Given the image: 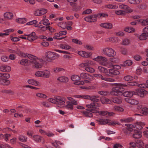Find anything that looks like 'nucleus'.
<instances>
[{
	"instance_id": "56",
	"label": "nucleus",
	"mask_w": 148,
	"mask_h": 148,
	"mask_svg": "<svg viewBox=\"0 0 148 148\" xmlns=\"http://www.w3.org/2000/svg\"><path fill=\"white\" fill-rule=\"evenodd\" d=\"M41 44L44 47H47L49 46V42H47L44 41V40H43V42H42L41 43Z\"/></svg>"
},
{
	"instance_id": "35",
	"label": "nucleus",
	"mask_w": 148,
	"mask_h": 148,
	"mask_svg": "<svg viewBox=\"0 0 148 148\" xmlns=\"http://www.w3.org/2000/svg\"><path fill=\"white\" fill-rule=\"evenodd\" d=\"M122 131L125 134L126 136H129L131 134V132L126 127L123 128L122 129Z\"/></svg>"
},
{
	"instance_id": "45",
	"label": "nucleus",
	"mask_w": 148,
	"mask_h": 148,
	"mask_svg": "<svg viewBox=\"0 0 148 148\" xmlns=\"http://www.w3.org/2000/svg\"><path fill=\"white\" fill-rule=\"evenodd\" d=\"M92 12V10L90 9H88L83 12L82 14H89L91 13Z\"/></svg>"
},
{
	"instance_id": "47",
	"label": "nucleus",
	"mask_w": 148,
	"mask_h": 148,
	"mask_svg": "<svg viewBox=\"0 0 148 148\" xmlns=\"http://www.w3.org/2000/svg\"><path fill=\"white\" fill-rule=\"evenodd\" d=\"M98 93L101 95H108L109 92L106 91H99L98 92Z\"/></svg>"
},
{
	"instance_id": "24",
	"label": "nucleus",
	"mask_w": 148,
	"mask_h": 148,
	"mask_svg": "<svg viewBox=\"0 0 148 148\" xmlns=\"http://www.w3.org/2000/svg\"><path fill=\"white\" fill-rule=\"evenodd\" d=\"M111 101L114 103H120L122 102L121 99L118 97L113 98L111 99Z\"/></svg>"
},
{
	"instance_id": "14",
	"label": "nucleus",
	"mask_w": 148,
	"mask_h": 148,
	"mask_svg": "<svg viewBox=\"0 0 148 148\" xmlns=\"http://www.w3.org/2000/svg\"><path fill=\"white\" fill-rule=\"evenodd\" d=\"M135 91H128L125 92L123 93L124 96L127 97H131L133 95H134Z\"/></svg>"
},
{
	"instance_id": "30",
	"label": "nucleus",
	"mask_w": 148,
	"mask_h": 148,
	"mask_svg": "<svg viewBox=\"0 0 148 148\" xmlns=\"http://www.w3.org/2000/svg\"><path fill=\"white\" fill-rule=\"evenodd\" d=\"M29 60L26 59H22L20 61V64L23 65H27V63H29Z\"/></svg>"
},
{
	"instance_id": "57",
	"label": "nucleus",
	"mask_w": 148,
	"mask_h": 148,
	"mask_svg": "<svg viewBox=\"0 0 148 148\" xmlns=\"http://www.w3.org/2000/svg\"><path fill=\"white\" fill-rule=\"evenodd\" d=\"M11 40L13 41L16 42L20 40L19 38L17 37H11Z\"/></svg>"
},
{
	"instance_id": "61",
	"label": "nucleus",
	"mask_w": 148,
	"mask_h": 148,
	"mask_svg": "<svg viewBox=\"0 0 148 148\" xmlns=\"http://www.w3.org/2000/svg\"><path fill=\"white\" fill-rule=\"evenodd\" d=\"M98 16L99 17V18L101 17H105L106 16L108 17V16L107 14L104 13L98 14Z\"/></svg>"
},
{
	"instance_id": "33",
	"label": "nucleus",
	"mask_w": 148,
	"mask_h": 148,
	"mask_svg": "<svg viewBox=\"0 0 148 148\" xmlns=\"http://www.w3.org/2000/svg\"><path fill=\"white\" fill-rule=\"evenodd\" d=\"M147 36H147L146 34L143 32L142 34L141 35L139 36V38L140 40H145L146 39V37Z\"/></svg>"
},
{
	"instance_id": "51",
	"label": "nucleus",
	"mask_w": 148,
	"mask_h": 148,
	"mask_svg": "<svg viewBox=\"0 0 148 148\" xmlns=\"http://www.w3.org/2000/svg\"><path fill=\"white\" fill-rule=\"evenodd\" d=\"M72 41L75 43L79 45H81L82 44L81 41L77 39H73L72 40Z\"/></svg>"
},
{
	"instance_id": "34",
	"label": "nucleus",
	"mask_w": 148,
	"mask_h": 148,
	"mask_svg": "<svg viewBox=\"0 0 148 148\" xmlns=\"http://www.w3.org/2000/svg\"><path fill=\"white\" fill-rule=\"evenodd\" d=\"M133 77L130 75H127L124 77V79L126 81H130L133 79Z\"/></svg>"
},
{
	"instance_id": "10",
	"label": "nucleus",
	"mask_w": 148,
	"mask_h": 148,
	"mask_svg": "<svg viewBox=\"0 0 148 148\" xmlns=\"http://www.w3.org/2000/svg\"><path fill=\"white\" fill-rule=\"evenodd\" d=\"M3 73H0V82L4 85H8L10 84V81L7 79L3 78Z\"/></svg>"
},
{
	"instance_id": "39",
	"label": "nucleus",
	"mask_w": 148,
	"mask_h": 148,
	"mask_svg": "<svg viewBox=\"0 0 148 148\" xmlns=\"http://www.w3.org/2000/svg\"><path fill=\"white\" fill-rule=\"evenodd\" d=\"M85 70L88 72H90V73H93L95 71L94 69L93 68L90 67V66L88 67H86Z\"/></svg>"
},
{
	"instance_id": "60",
	"label": "nucleus",
	"mask_w": 148,
	"mask_h": 148,
	"mask_svg": "<svg viewBox=\"0 0 148 148\" xmlns=\"http://www.w3.org/2000/svg\"><path fill=\"white\" fill-rule=\"evenodd\" d=\"M10 77V75L8 73H3V78L8 79Z\"/></svg>"
},
{
	"instance_id": "28",
	"label": "nucleus",
	"mask_w": 148,
	"mask_h": 148,
	"mask_svg": "<svg viewBox=\"0 0 148 148\" xmlns=\"http://www.w3.org/2000/svg\"><path fill=\"white\" fill-rule=\"evenodd\" d=\"M125 125L127 126L126 128L131 132H132L133 130V129L135 128L134 126L132 124H125Z\"/></svg>"
},
{
	"instance_id": "40",
	"label": "nucleus",
	"mask_w": 148,
	"mask_h": 148,
	"mask_svg": "<svg viewBox=\"0 0 148 148\" xmlns=\"http://www.w3.org/2000/svg\"><path fill=\"white\" fill-rule=\"evenodd\" d=\"M19 140L23 142H26L27 140V138L23 136H20L18 138Z\"/></svg>"
},
{
	"instance_id": "62",
	"label": "nucleus",
	"mask_w": 148,
	"mask_h": 148,
	"mask_svg": "<svg viewBox=\"0 0 148 148\" xmlns=\"http://www.w3.org/2000/svg\"><path fill=\"white\" fill-rule=\"evenodd\" d=\"M141 57L139 55H136L134 57V58L136 60L139 61L140 60Z\"/></svg>"
},
{
	"instance_id": "44",
	"label": "nucleus",
	"mask_w": 148,
	"mask_h": 148,
	"mask_svg": "<svg viewBox=\"0 0 148 148\" xmlns=\"http://www.w3.org/2000/svg\"><path fill=\"white\" fill-rule=\"evenodd\" d=\"M34 63L35 67L36 68H41L42 66V65L41 64L35 61L34 62Z\"/></svg>"
},
{
	"instance_id": "26",
	"label": "nucleus",
	"mask_w": 148,
	"mask_h": 148,
	"mask_svg": "<svg viewBox=\"0 0 148 148\" xmlns=\"http://www.w3.org/2000/svg\"><path fill=\"white\" fill-rule=\"evenodd\" d=\"M42 77L45 78H48L49 76L50 72L49 71L45 70L42 71Z\"/></svg>"
},
{
	"instance_id": "49",
	"label": "nucleus",
	"mask_w": 148,
	"mask_h": 148,
	"mask_svg": "<svg viewBox=\"0 0 148 148\" xmlns=\"http://www.w3.org/2000/svg\"><path fill=\"white\" fill-rule=\"evenodd\" d=\"M2 92L3 93H11L12 95L14 94L13 92L11 90H3L2 91Z\"/></svg>"
},
{
	"instance_id": "11",
	"label": "nucleus",
	"mask_w": 148,
	"mask_h": 148,
	"mask_svg": "<svg viewBox=\"0 0 148 148\" xmlns=\"http://www.w3.org/2000/svg\"><path fill=\"white\" fill-rule=\"evenodd\" d=\"M54 52L49 51L47 53V61L51 62L52 60L56 59V58H54Z\"/></svg>"
},
{
	"instance_id": "25",
	"label": "nucleus",
	"mask_w": 148,
	"mask_h": 148,
	"mask_svg": "<svg viewBox=\"0 0 148 148\" xmlns=\"http://www.w3.org/2000/svg\"><path fill=\"white\" fill-rule=\"evenodd\" d=\"M124 31L127 32L131 33L134 32L135 29L132 27H127L125 28Z\"/></svg>"
},
{
	"instance_id": "5",
	"label": "nucleus",
	"mask_w": 148,
	"mask_h": 148,
	"mask_svg": "<svg viewBox=\"0 0 148 148\" xmlns=\"http://www.w3.org/2000/svg\"><path fill=\"white\" fill-rule=\"evenodd\" d=\"M147 92L144 89L140 88L136 90L134 95H138L141 97H143L144 96V95L146 94Z\"/></svg>"
},
{
	"instance_id": "54",
	"label": "nucleus",
	"mask_w": 148,
	"mask_h": 148,
	"mask_svg": "<svg viewBox=\"0 0 148 148\" xmlns=\"http://www.w3.org/2000/svg\"><path fill=\"white\" fill-rule=\"evenodd\" d=\"M133 120V119H132V118H128L124 120L121 119V121L122 122H129L132 121Z\"/></svg>"
},
{
	"instance_id": "46",
	"label": "nucleus",
	"mask_w": 148,
	"mask_h": 148,
	"mask_svg": "<svg viewBox=\"0 0 148 148\" xmlns=\"http://www.w3.org/2000/svg\"><path fill=\"white\" fill-rule=\"evenodd\" d=\"M64 69L61 68H56L53 69V71L54 72L57 73L60 71H64Z\"/></svg>"
},
{
	"instance_id": "9",
	"label": "nucleus",
	"mask_w": 148,
	"mask_h": 148,
	"mask_svg": "<svg viewBox=\"0 0 148 148\" xmlns=\"http://www.w3.org/2000/svg\"><path fill=\"white\" fill-rule=\"evenodd\" d=\"M134 133L132 135L133 137L136 139L140 138L142 137V132L141 131L137 130H134Z\"/></svg>"
},
{
	"instance_id": "20",
	"label": "nucleus",
	"mask_w": 148,
	"mask_h": 148,
	"mask_svg": "<svg viewBox=\"0 0 148 148\" xmlns=\"http://www.w3.org/2000/svg\"><path fill=\"white\" fill-rule=\"evenodd\" d=\"M136 123V127L139 130L142 129L143 128V126L145 125V123L142 122H138Z\"/></svg>"
},
{
	"instance_id": "8",
	"label": "nucleus",
	"mask_w": 148,
	"mask_h": 148,
	"mask_svg": "<svg viewBox=\"0 0 148 148\" xmlns=\"http://www.w3.org/2000/svg\"><path fill=\"white\" fill-rule=\"evenodd\" d=\"M80 77L82 79H86L89 80H92L93 79L92 76L90 75L84 73H82L80 74Z\"/></svg>"
},
{
	"instance_id": "18",
	"label": "nucleus",
	"mask_w": 148,
	"mask_h": 148,
	"mask_svg": "<svg viewBox=\"0 0 148 148\" xmlns=\"http://www.w3.org/2000/svg\"><path fill=\"white\" fill-rule=\"evenodd\" d=\"M29 84H30L35 86H39V83L37 81L34 80L33 79H29L27 81Z\"/></svg>"
},
{
	"instance_id": "19",
	"label": "nucleus",
	"mask_w": 148,
	"mask_h": 148,
	"mask_svg": "<svg viewBox=\"0 0 148 148\" xmlns=\"http://www.w3.org/2000/svg\"><path fill=\"white\" fill-rule=\"evenodd\" d=\"M98 69L99 71L101 73H105L106 75H109L108 74V70L103 67L101 66H99L98 67Z\"/></svg>"
},
{
	"instance_id": "4",
	"label": "nucleus",
	"mask_w": 148,
	"mask_h": 148,
	"mask_svg": "<svg viewBox=\"0 0 148 148\" xmlns=\"http://www.w3.org/2000/svg\"><path fill=\"white\" fill-rule=\"evenodd\" d=\"M103 53L110 57H113L116 55L115 51L110 48H106L103 49Z\"/></svg>"
},
{
	"instance_id": "1",
	"label": "nucleus",
	"mask_w": 148,
	"mask_h": 148,
	"mask_svg": "<svg viewBox=\"0 0 148 148\" xmlns=\"http://www.w3.org/2000/svg\"><path fill=\"white\" fill-rule=\"evenodd\" d=\"M121 85L120 84H114L112 89V91L110 92V94L112 95L119 96H122L124 89L122 86H121Z\"/></svg>"
},
{
	"instance_id": "50",
	"label": "nucleus",
	"mask_w": 148,
	"mask_h": 148,
	"mask_svg": "<svg viewBox=\"0 0 148 148\" xmlns=\"http://www.w3.org/2000/svg\"><path fill=\"white\" fill-rule=\"evenodd\" d=\"M1 60L4 62L8 61L9 60L8 58L6 56H3L1 57Z\"/></svg>"
},
{
	"instance_id": "52",
	"label": "nucleus",
	"mask_w": 148,
	"mask_h": 148,
	"mask_svg": "<svg viewBox=\"0 0 148 148\" xmlns=\"http://www.w3.org/2000/svg\"><path fill=\"white\" fill-rule=\"evenodd\" d=\"M34 14L36 16L42 15L40 10L39 9L36 10L34 12Z\"/></svg>"
},
{
	"instance_id": "7",
	"label": "nucleus",
	"mask_w": 148,
	"mask_h": 148,
	"mask_svg": "<svg viewBox=\"0 0 148 148\" xmlns=\"http://www.w3.org/2000/svg\"><path fill=\"white\" fill-rule=\"evenodd\" d=\"M108 74H109V75H107V76L113 77L119 75L120 72L118 70L113 69H110L109 70Z\"/></svg>"
},
{
	"instance_id": "15",
	"label": "nucleus",
	"mask_w": 148,
	"mask_h": 148,
	"mask_svg": "<svg viewBox=\"0 0 148 148\" xmlns=\"http://www.w3.org/2000/svg\"><path fill=\"white\" fill-rule=\"evenodd\" d=\"M25 55L31 60H29V63H34V62L36 61V56L28 54H26Z\"/></svg>"
},
{
	"instance_id": "53",
	"label": "nucleus",
	"mask_w": 148,
	"mask_h": 148,
	"mask_svg": "<svg viewBox=\"0 0 148 148\" xmlns=\"http://www.w3.org/2000/svg\"><path fill=\"white\" fill-rule=\"evenodd\" d=\"M82 57L84 58H88L90 57L91 56V54L90 53H88L84 51V53Z\"/></svg>"
},
{
	"instance_id": "37",
	"label": "nucleus",
	"mask_w": 148,
	"mask_h": 148,
	"mask_svg": "<svg viewBox=\"0 0 148 148\" xmlns=\"http://www.w3.org/2000/svg\"><path fill=\"white\" fill-rule=\"evenodd\" d=\"M114 109L115 111L118 112H122L124 110L122 108L117 106H114Z\"/></svg>"
},
{
	"instance_id": "41",
	"label": "nucleus",
	"mask_w": 148,
	"mask_h": 148,
	"mask_svg": "<svg viewBox=\"0 0 148 148\" xmlns=\"http://www.w3.org/2000/svg\"><path fill=\"white\" fill-rule=\"evenodd\" d=\"M36 96L38 97L43 98H46L47 97L45 95L41 93H37L36 94Z\"/></svg>"
},
{
	"instance_id": "21",
	"label": "nucleus",
	"mask_w": 148,
	"mask_h": 148,
	"mask_svg": "<svg viewBox=\"0 0 148 148\" xmlns=\"http://www.w3.org/2000/svg\"><path fill=\"white\" fill-rule=\"evenodd\" d=\"M120 7L122 9L125 10V13L126 12L130 13L132 12L130 11V8L127 5H120Z\"/></svg>"
},
{
	"instance_id": "29",
	"label": "nucleus",
	"mask_w": 148,
	"mask_h": 148,
	"mask_svg": "<svg viewBox=\"0 0 148 148\" xmlns=\"http://www.w3.org/2000/svg\"><path fill=\"white\" fill-rule=\"evenodd\" d=\"M34 139L37 142H40L41 140L43 138L40 136L38 135H35L33 136Z\"/></svg>"
},
{
	"instance_id": "36",
	"label": "nucleus",
	"mask_w": 148,
	"mask_h": 148,
	"mask_svg": "<svg viewBox=\"0 0 148 148\" xmlns=\"http://www.w3.org/2000/svg\"><path fill=\"white\" fill-rule=\"evenodd\" d=\"M115 13L118 15H124L125 14V12L124 10H119L116 11Z\"/></svg>"
},
{
	"instance_id": "42",
	"label": "nucleus",
	"mask_w": 148,
	"mask_h": 148,
	"mask_svg": "<svg viewBox=\"0 0 148 148\" xmlns=\"http://www.w3.org/2000/svg\"><path fill=\"white\" fill-rule=\"evenodd\" d=\"M127 84L130 86H137L138 85V83L136 82H128L127 83Z\"/></svg>"
},
{
	"instance_id": "27",
	"label": "nucleus",
	"mask_w": 148,
	"mask_h": 148,
	"mask_svg": "<svg viewBox=\"0 0 148 148\" xmlns=\"http://www.w3.org/2000/svg\"><path fill=\"white\" fill-rule=\"evenodd\" d=\"M132 64V62L130 60H127L124 62L123 64H122L123 66H128L131 65Z\"/></svg>"
},
{
	"instance_id": "16",
	"label": "nucleus",
	"mask_w": 148,
	"mask_h": 148,
	"mask_svg": "<svg viewBox=\"0 0 148 148\" xmlns=\"http://www.w3.org/2000/svg\"><path fill=\"white\" fill-rule=\"evenodd\" d=\"M137 109L140 113L145 115V111L146 108H142V106L141 105H138L137 106Z\"/></svg>"
},
{
	"instance_id": "55",
	"label": "nucleus",
	"mask_w": 148,
	"mask_h": 148,
	"mask_svg": "<svg viewBox=\"0 0 148 148\" xmlns=\"http://www.w3.org/2000/svg\"><path fill=\"white\" fill-rule=\"evenodd\" d=\"M130 145L131 146L129 148H136V144L133 142H131L130 143Z\"/></svg>"
},
{
	"instance_id": "22",
	"label": "nucleus",
	"mask_w": 148,
	"mask_h": 148,
	"mask_svg": "<svg viewBox=\"0 0 148 148\" xmlns=\"http://www.w3.org/2000/svg\"><path fill=\"white\" fill-rule=\"evenodd\" d=\"M4 16L5 17L7 18L11 19L13 16V14L10 12H8L4 13Z\"/></svg>"
},
{
	"instance_id": "59",
	"label": "nucleus",
	"mask_w": 148,
	"mask_h": 148,
	"mask_svg": "<svg viewBox=\"0 0 148 148\" xmlns=\"http://www.w3.org/2000/svg\"><path fill=\"white\" fill-rule=\"evenodd\" d=\"M37 23V21L36 20H34L32 21L27 23L26 24L28 25H32L34 24H36Z\"/></svg>"
},
{
	"instance_id": "12",
	"label": "nucleus",
	"mask_w": 148,
	"mask_h": 148,
	"mask_svg": "<svg viewBox=\"0 0 148 148\" xmlns=\"http://www.w3.org/2000/svg\"><path fill=\"white\" fill-rule=\"evenodd\" d=\"M100 26L105 28L108 29H111L113 27L112 23H101Z\"/></svg>"
},
{
	"instance_id": "38",
	"label": "nucleus",
	"mask_w": 148,
	"mask_h": 148,
	"mask_svg": "<svg viewBox=\"0 0 148 148\" xmlns=\"http://www.w3.org/2000/svg\"><path fill=\"white\" fill-rule=\"evenodd\" d=\"M130 42V40L128 39H125L123 41L122 44L124 45H129Z\"/></svg>"
},
{
	"instance_id": "13",
	"label": "nucleus",
	"mask_w": 148,
	"mask_h": 148,
	"mask_svg": "<svg viewBox=\"0 0 148 148\" xmlns=\"http://www.w3.org/2000/svg\"><path fill=\"white\" fill-rule=\"evenodd\" d=\"M125 100L127 102L132 105H136L138 103L137 100L130 98H126Z\"/></svg>"
},
{
	"instance_id": "31",
	"label": "nucleus",
	"mask_w": 148,
	"mask_h": 148,
	"mask_svg": "<svg viewBox=\"0 0 148 148\" xmlns=\"http://www.w3.org/2000/svg\"><path fill=\"white\" fill-rule=\"evenodd\" d=\"M80 77L77 75H73L71 77V80L75 82L78 81L80 80Z\"/></svg>"
},
{
	"instance_id": "17",
	"label": "nucleus",
	"mask_w": 148,
	"mask_h": 148,
	"mask_svg": "<svg viewBox=\"0 0 148 148\" xmlns=\"http://www.w3.org/2000/svg\"><path fill=\"white\" fill-rule=\"evenodd\" d=\"M100 100L101 103L103 104L107 103L110 104L112 103V101L111 100H110L104 97H102L101 98Z\"/></svg>"
},
{
	"instance_id": "58",
	"label": "nucleus",
	"mask_w": 148,
	"mask_h": 148,
	"mask_svg": "<svg viewBox=\"0 0 148 148\" xmlns=\"http://www.w3.org/2000/svg\"><path fill=\"white\" fill-rule=\"evenodd\" d=\"M42 71H38L36 72L35 74V75H36V76L41 77H42Z\"/></svg>"
},
{
	"instance_id": "63",
	"label": "nucleus",
	"mask_w": 148,
	"mask_h": 148,
	"mask_svg": "<svg viewBox=\"0 0 148 148\" xmlns=\"http://www.w3.org/2000/svg\"><path fill=\"white\" fill-rule=\"evenodd\" d=\"M142 25H148V18L144 21H143L141 22Z\"/></svg>"
},
{
	"instance_id": "6",
	"label": "nucleus",
	"mask_w": 148,
	"mask_h": 148,
	"mask_svg": "<svg viewBox=\"0 0 148 148\" xmlns=\"http://www.w3.org/2000/svg\"><path fill=\"white\" fill-rule=\"evenodd\" d=\"M94 76L100 78L101 80L109 82H113L115 81V79L110 78L103 77L102 75L99 74H94Z\"/></svg>"
},
{
	"instance_id": "2",
	"label": "nucleus",
	"mask_w": 148,
	"mask_h": 148,
	"mask_svg": "<svg viewBox=\"0 0 148 148\" xmlns=\"http://www.w3.org/2000/svg\"><path fill=\"white\" fill-rule=\"evenodd\" d=\"M97 121L99 123V125H104L105 123L113 126L114 125H121L117 121H111L108 119H101L99 120H97Z\"/></svg>"
},
{
	"instance_id": "64",
	"label": "nucleus",
	"mask_w": 148,
	"mask_h": 148,
	"mask_svg": "<svg viewBox=\"0 0 148 148\" xmlns=\"http://www.w3.org/2000/svg\"><path fill=\"white\" fill-rule=\"evenodd\" d=\"M143 32L146 34L147 36H148V26L145 27L144 28Z\"/></svg>"
},
{
	"instance_id": "32",
	"label": "nucleus",
	"mask_w": 148,
	"mask_h": 148,
	"mask_svg": "<svg viewBox=\"0 0 148 148\" xmlns=\"http://www.w3.org/2000/svg\"><path fill=\"white\" fill-rule=\"evenodd\" d=\"M83 113L86 117H92V114L91 113L87 111H83Z\"/></svg>"
},
{
	"instance_id": "43",
	"label": "nucleus",
	"mask_w": 148,
	"mask_h": 148,
	"mask_svg": "<svg viewBox=\"0 0 148 148\" xmlns=\"http://www.w3.org/2000/svg\"><path fill=\"white\" fill-rule=\"evenodd\" d=\"M4 69L5 70H3L4 72H8L11 70V67L9 66H4Z\"/></svg>"
},
{
	"instance_id": "3",
	"label": "nucleus",
	"mask_w": 148,
	"mask_h": 148,
	"mask_svg": "<svg viewBox=\"0 0 148 148\" xmlns=\"http://www.w3.org/2000/svg\"><path fill=\"white\" fill-rule=\"evenodd\" d=\"M74 97L77 98H84L86 99H90L91 101L95 102H98L99 101V99H97L99 97L98 95H93L90 96L88 95H74Z\"/></svg>"
},
{
	"instance_id": "48",
	"label": "nucleus",
	"mask_w": 148,
	"mask_h": 148,
	"mask_svg": "<svg viewBox=\"0 0 148 148\" xmlns=\"http://www.w3.org/2000/svg\"><path fill=\"white\" fill-rule=\"evenodd\" d=\"M84 19L85 21L90 23L95 22L97 21V20L96 19H92V21H91V20H90L88 16L85 18H84Z\"/></svg>"
},
{
	"instance_id": "23",
	"label": "nucleus",
	"mask_w": 148,
	"mask_h": 148,
	"mask_svg": "<svg viewBox=\"0 0 148 148\" xmlns=\"http://www.w3.org/2000/svg\"><path fill=\"white\" fill-rule=\"evenodd\" d=\"M57 80L61 82L66 83L68 81L69 79L66 77H61L58 78Z\"/></svg>"
}]
</instances>
